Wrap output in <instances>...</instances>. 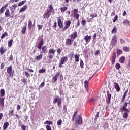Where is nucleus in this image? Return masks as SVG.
Listing matches in <instances>:
<instances>
[{"mask_svg":"<svg viewBox=\"0 0 130 130\" xmlns=\"http://www.w3.org/2000/svg\"><path fill=\"white\" fill-rule=\"evenodd\" d=\"M52 13L53 15H54V8L52 4L50 5L48 7V9H47L46 13L44 15H48V17H50Z\"/></svg>","mask_w":130,"mask_h":130,"instance_id":"f257e3e1","label":"nucleus"},{"mask_svg":"<svg viewBox=\"0 0 130 130\" xmlns=\"http://www.w3.org/2000/svg\"><path fill=\"white\" fill-rule=\"evenodd\" d=\"M71 24H72V21L71 20H67L64 21V27L61 29L62 32H65V31H67L71 27Z\"/></svg>","mask_w":130,"mask_h":130,"instance_id":"f03ea898","label":"nucleus"},{"mask_svg":"<svg viewBox=\"0 0 130 130\" xmlns=\"http://www.w3.org/2000/svg\"><path fill=\"white\" fill-rule=\"evenodd\" d=\"M68 61V56H62L60 58V61L58 64L59 68H62V66Z\"/></svg>","mask_w":130,"mask_h":130,"instance_id":"7ed1b4c3","label":"nucleus"},{"mask_svg":"<svg viewBox=\"0 0 130 130\" xmlns=\"http://www.w3.org/2000/svg\"><path fill=\"white\" fill-rule=\"evenodd\" d=\"M61 101H62L61 98H60L58 96H57L54 98L53 101V104H56V103H57V105L58 107H59L61 106Z\"/></svg>","mask_w":130,"mask_h":130,"instance_id":"20e7f679","label":"nucleus"},{"mask_svg":"<svg viewBox=\"0 0 130 130\" xmlns=\"http://www.w3.org/2000/svg\"><path fill=\"white\" fill-rule=\"evenodd\" d=\"M14 70H13V67L12 65H10L9 67H7V73L8 74L9 77H12L13 78V76H14Z\"/></svg>","mask_w":130,"mask_h":130,"instance_id":"39448f33","label":"nucleus"},{"mask_svg":"<svg viewBox=\"0 0 130 130\" xmlns=\"http://www.w3.org/2000/svg\"><path fill=\"white\" fill-rule=\"evenodd\" d=\"M73 18L76 19V20H79V18H80V14L78 13L77 9H74L73 10Z\"/></svg>","mask_w":130,"mask_h":130,"instance_id":"423d86ee","label":"nucleus"},{"mask_svg":"<svg viewBox=\"0 0 130 130\" xmlns=\"http://www.w3.org/2000/svg\"><path fill=\"white\" fill-rule=\"evenodd\" d=\"M83 39L85 40V45H87V44H88V43H89L90 41H91V39H92V37L91 36L87 35L84 37Z\"/></svg>","mask_w":130,"mask_h":130,"instance_id":"0eeeda50","label":"nucleus"},{"mask_svg":"<svg viewBox=\"0 0 130 130\" xmlns=\"http://www.w3.org/2000/svg\"><path fill=\"white\" fill-rule=\"evenodd\" d=\"M57 20L58 26L59 29H63V23H62V21H61V19L60 17H57Z\"/></svg>","mask_w":130,"mask_h":130,"instance_id":"6e6552de","label":"nucleus"},{"mask_svg":"<svg viewBox=\"0 0 130 130\" xmlns=\"http://www.w3.org/2000/svg\"><path fill=\"white\" fill-rule=\"evenodd\" d=\"M73 42H74V41L71 38H68L66 39L65 45L66 46H70L73 44Z\"/></svg>","mask_w":130,"mask_h":130,"instance_id":"1a4fd4ad","label":"nucleus"},{"mask_svg":"<svg viewBox=\"0 0 130 130\" xmlns=\"http://www.w3.org/2000/svg\"><path fill=\"white\" fill-rule=\"evenodd\" d=\"M75 123H77V124H83V120L82 119V116L79 115L78 118H77V120H75Z\"/></svg>","mask_w":130,"mask_h":130,"instance_id":"9d476101","label":"nucleus"},{"mask_svg":"<svg viewBox=\"0 0 130 130\" xmlns=\"http://www.w3.org/2000/svg\"><path fill=\"white\" fill-rule=\"evenodd\" d=\"M78 37V32L75 31L74 32L71 34L70 36V38H71L73 41H75V39Z\"/></svg>","mask_w":130,"mask_h":130,"instance_id":"9b49d317","label":"nucleus"},{"mask_svg":"<svg viewBox=\"0 0 130 130\" xmlns=\"http://www.w3.org/2000/svg\"><path fill=\"white\" fill-rule=\"evenodd\" d=\"M44 44V41L43 40V38H42L41 41L38 43L37 45V48L38 49H41V48H42V46Z\"/></svg>","mask_w":130,"mask_h":130,"instance_id":"f8f14e48","label":"nucleus"},{"mask_svg":"<svg viewBox=\"0 0 130 130\" xmlns=\"http://www.w3.org/2000/svg\"><path fill=\"white\" fill-rule=\"evenodd\" d=\"M127 104H128V102H125L122 107L120 109L121 112H123V111H125V110L127 111V109L126 107H127Z\"/></svg>","mask_w":130,"mask_h":130,"instance_id":"ddd939ff","label":"nucleus"},{"mask_svg":"<svg viewBox=\"0 0 130 130\" xmlns=\"http://www.w3.org/2000/svg\"><path fill=\"white\" fill-rule=\"evenodd\" d=\"M115 59H116V53H115V52H114L112 54V58H111V61H112V64H114V63H115Z\"/></svg>","mask_w":130,"mask_h":130,"instance_id":"4468645a","label":"nucleus"},{"mask_svg":"<svg viewBox=\"0 0 130 130\" xmlns=\"http://www.w3.org/2000/svg\"><path fill=\"white\" fill-rule=\"evenodd\" d=\"M5 17L7 18H13V16H11V12H10V10L9 9H7L5 12Z\"/></svg>","mask_w":130,"mask_h":130,"instance_id":"2eb2a0df","label":"nucleus"},{"mask_svg":"<svg viewBox=\"0 0 130 130\" xmlns=\"http://www.w3.org/2000/svg\"><path fill=\"white\" fill-rule=\"evenodd\" d=\"M7 52V47L4 46H2L0 47V54L1 55H3L4 53Z\"/></svg>","mask_w":130,"mask_h":130,"instance_id":"dca6fc26","label":"nucleus"},{"mask_svg":"<svg viewBox=\"0 0 130 130\" xmlns=\"http://www.w3.org/2000/svg\"><path fill=\"white\" fill-rule=\"evenodd\" d=\"M128 92V89H127L124 92V94L122 97L121 103H122L124 102V100H125V98L126 97V94Z\"/></svg>","mask_w":130,"mask_h":130,"instance_id":"f3484780","label":"nucleus"},{"mask_svg":"<svg viewBox=\"0 0 130 130\" xmlns=\"http://www.w3.org/2000/svg\"><path fill=\"white\" fill-rule=\"evenodd\" d=\"M60 74V72H57L56 75H55L53 77L52 80L53 81L54 83H55L56 81H57V78H58V76Z\"/></svg>","mask_w":130,"mask_h":130,"instance_id":"a211bd4d","label":"nucleus"},{"mask_svg":"<svg viewBox=\"0 0 130 130\" xmlns=\"http://www.w3.org/2000/svg\"><path fill=\"white\" fill-rule=\"evenodd\" d=\"M17 7H18V5L17 4H14L10 7L11 14H14V13L15 12V11L16 10Z\"/></svg>","mask_w":130,"mask_h":130,"instance_id":"6ab92c4d","label":"nucleus"},{"mask_svg":"<svg viewBox=\"0 0 130 130\" xmlns=\"http://www.w3.org/2000/svg\"><path fill=\"white\" fill-rule=\"evenodd\" d=\"M116 39V35H115L112 38L111 41V43L113 45H115V44H116V43L117 42V40Z\"/></svg>","mask_w":130,"mask_h":130,"instance_id":"aec40b11","label":"nucleus"},{"mask_svg":"<svg viewBox=\"0 0 130 130\" xmlns=\"http://www.w3.org/2000/svg\"><path fill=\"white\" fill-rule=\"evenodd\" d=\"M5 106V98L0 97V107Z\"/></svg>","mask_w":130,"mask_h":130,"instance_id":"412c9836","label":"nucleus"},{"mask_svg":"<svg viewBox=\"0 0 130 130\" xmlns=\"http://www.w3.org/2000/svg\"><path fill=\"white\" fill-rule=\"evenodd\" d=\"M41 49H42V53H45V54H46V53L48 52V50H47V47H46V46H43V47H42Z\"/></svg>","mask_w":130,"mask_h":130,"instance_id":"4be33fe9","label":"nucleus"},{"mask_svg":"<svg viewBox=\"0 0 130 130\" xmlns=\"http://www.w3.org/2000/svg\"><path fill=\"white\" fill-rule=\"evenodd\" d=\"M107 96H108V101H106V102L108 105L110 103V100H111V94L109 93V91H107Z\"/></svg>","mask_w":130,"mask_h":130,"instance_id":"5701e85b","label":"nucleus"},{"mask_svg":"<svg viewBox=\"0 0 130 130\" xmlns=\"http://www.w3.org/2000/svg\"><path fill=\"white\" fill-rule=\"evenodd\" d=\"M8 4H6L5 5L2 6V7L0 9V14H3L5 11H6V9H7V7H8Z\"/></svg>","mask_w":130,"mask_h":130,"instance_id":"b1692460","label":"nucleus"},{"mask_svg":"<svg viewBox=\"0 0 130 130\" xmlns=\"http://www.w3.org/2000/svg\"><path fill=\"white\" fill-rule=\"evenodd\" d=\"M114 87L115 89H116L117 92H119V91H120V87H119V85H118V84L117 83H114Z\"/></svg>","mask_w":130,"mask_h":130,"instance_id":"393cba45","label":"nucleus"},{"mask_svg":"<svg viewBox=\"0 0 130 130\" xmlns=\"http://www.w3.org/2000/svg\"><path fill=\"white\" fill-rule=\"evenodd\" d=\"M53 58V56H52V55H48L47 56L48 63H51Z\"/></svg>","mask_w":130,"mask_h":130,"instance_id":"a878e982","label":"nucleus"},{"mask_svg":"<svg viewBox=\"0 0 130 130\" xmlns=\"http://www.w3.org/2000/svg\"><path fill=\"white\" fill-rule=\"evenodd\" d=\"M26 30H27V23H25V25L22 27L21 33L22 34H26Z\"/></svg>","mask_w":130,"mask_h":130,"instance_id":"bb28decb","label":"nucleus"},{"mask_svg":"<svg viewBox=\"0 0 130 130\" xmlns=\"http://www.w3.org/2000/svg\"><path fill=\"white\" fill-rule=\"evenodd\" d=\"M74 58H75V61L76 62H79V61L80 60V54L74 55Z\"/></svg>","mask_w":130,"mask_h":130,"instance_id":"cd10ccee","label":"nucleus"},{"mask_svg":"<svg viewBox=\"0 0 130 130\" xmlns=\"http://www.w3.org/2000/svg\"><path fill=\"white\" fill-rule=\"evenodd\" d=\"M10 125V123H9V122H6L5 123H4V125H3V130H6L7 128H8V127Z\"/></svg>","mask_w":130,"mask_h":130,"instance_id":"c85d7f7f","label":"nucleus"},{"mask_svg":"<svg viewBox=\"0 0 130 130\" xmlns=\"http://www.w3.org/2000/svg\"><path fill=\"white\" fill-rule=\"evenodd\" d=\"M55 53V50L53 48H50L48 51V54L51 55V54H54Z\"/></svg>","mask_w":130,"mask_h":130,"instance_id":"c756f323","label":"nucleus"},{"mask_svg":"<svg viewBox=\"0 0 130 130\" xmlns=\"http://www.w3.org/2000/svg\"><path fill=\"white\" fill-rule=\"evenodd\" d=\"M5 89H1L0 90V97H1L2 98H4V96H5Z\"/></svg>","mask_w":130,"mask_h":130,"instance_id":"7c9ffc66","label":"nucleus"},{"mask_svg":"<svg viewBox=\"0 0 130 130\" xmlns=\"http://www.w3.org/2000/svg\"><path fill=\"white\" fill-rule=\"evenodd\" d=\"M125 61V57L122 56L119 58V62L120 63H124Z\"/></svg>","mask_w":130,"mask_h":130,"instance_id":"2f4dec72","label":"nucleus"},{"mask_svg":"<svg viewBox=\"0 0 130 130\" xmlns=\"http://www.w3.org/2000/svg\"><path fill=\"white\" fill-rule=\"evenodd\" d=\"M122 23L123 25H128L130 27V21L128 19H125L123 21Z\"/></svg>","mask_w":130,"mask_h":130,"instance_id":"473e14b6","label":"nucleus"},{"mask_svg":"<svg viewBox=\"0 0 130 130\" xmlns=\"http://www.w3.org/2000/svg\"><path fill=\"white\" fill-rule=\"evenodd\" d=\"M35 59L38 61L42 59V54H40L39 55L36 56Z\"/></svg>","mask_w":130,"mask_h":130,"instance_id":"72a5a7b5","label":"nucleus"},{"mask_svg":"<svg viewBox=\"0 0 130 130\" xmlns=\"http://www.w3.org/2000/svg\"><path fill=\"white\" fill-rule=\"evenodd\" d=\"M44 124H47L48 125H52V124H53V122H52V121L47 120L44 123Z\"/></svg>","mask_w":130,"mask_h":130,"instance_id":"f704fd0d","label":"nucleus"},{"mask_svg":"<svg viewBox=\"0 0 130 130\" xmlns=\"http://www.w3.org/2000/svg\"><path fill=\"white\" fill-rule=\"evenodd\" d=\"M77 114H78V111H75L74 114L73 115L72 121H75V118H76V116H77Z\"/></svg>","mask_w":130,"mask_h":130,"instance_id":"c9c22d12","label":"nucleus"},{"mask_svg":"<svg viewBox=\"0 0 130 130\" xmlns=\"http://www.w3.org/2000/svg\"><path fill=\"white\" fill-rule=\"evenodd\" d=\"M60 11L62 13H64L67 10H68V7L64 6V7H60Z\"/></svg>","mask_w":130,"mask_h":130,"instance_id":"e433bc0d","label":"nucleus"},{"mask_svg":"<svg viewBox=\"0 0 130 130\" xmlns=\"http://www.w3.org/2000/svg\"><path fill=\"white\" fill-rule=\"evenodd\" d=\"M28 29L31 30L32 29V21L29 20L28 23Z\"/></svg>","mask_w":130,"mask_h":130,"instance_id":"4c0bfd02","label":"nucleus"},{"mask_svg":"<svg viewBox=\"0 0 130 130\" xmlns=\"http://www.w3.org/2000/svg\"><path fill=\"white\" fill-rule=\"evenodd\" d=\"M130 48L127 46H123V50L125 51L126 52H128L129 51Z\"/></svg>","mask_w":130,"mask_h":130,"instance_id":"58836bf2","label":"nucleus"},{"mask_svg":"<svg viewBox=\"0 0 130 130\" xmlns=\"http://www.w3.org/2000/svg\"><path fill=\"white\" fill-rule=\"evenodd\" d=\"M27 5H24L23 7H22L20 10H19V13H22V12H24L26 10V9H27Z\"/></svg>","mask_w":130,"mask_h":130,"instance_id":"ea45409f","label":"nucleus"},{"mask_svg":"<svg viewBox=\"0 0 130 130\" xmlns=\"http://www.w3.org/2000/svg\"><path fill=\"white\" fill-rule=\"evenodd\" d=\"M128 117V112H124L123 114V118H124V119H126Z\"/></svg>","mask_w":130,"mask_h":130,"instance_id":"a19ab883","label":"nucleus"},{"mask_svg":"<svg viewBox=\"0 0 130 130\" xmlns=\"http://www.w3.org/2000/svg\"><path fill=\"white\" fill-rule=\"evenodd\" d=\"M45 72H46V69H45L44 68H42V69L39 70V71H38V73H39V74L45 73Z\"/></svg>","mask_w":130,"mask_h":130,"instance_id":"79ce46f5","label":"nucleus"},{"mask_svg":"<svg viewBox=\"0 0 130 130\" xmlns=\"http://www.w3.org/2000/svg\"><path fill=\"white\" fill-rule=\"evenodd\" d=\"M7 36H8V32H5L2 35L1 39H4V38H5V37H7Z\"/></svg>","mask_w":130,"mask_h":130,"instance_id":"37998d69","label":"nucleus"},{"mask_svg":"<svg viewBox=\"0 0 130 130\" xmlns=\"http://www.w3.org/2000/svg\"><path fill=\"white\" fill-rule=\"evenodd\" d=\"M8 115L11 117V116H13L14 115V109L12 110H10L8 113Z\"/></svg>","mask_w":130,"mask_h":130,"instance_id":"c03bdc74","label":"nucleus"},{"mask_svg":"<svg viewBox=\"0 0 130 130\" xmlns=\"http://www.w3.org/2000/svg\"><path fill=\"white\" fill-rule=\"evenodd\" d=\"M24 74L26 78H29L30 77V76H31V74H30V73L28 72L27 71H25Z\"/></svg>","mask_w":130,"mask_h":130,"instance_id":"a18cd8bd","label":"nucleus"},{"mask_svg":"<svg viewBox=\"0 0 130 130\" xmlns=\"http://www.w3.org/2000/svg\"><path fill=\"white\" fill-rule=\"evenodd\" d=\"M122 50L119 49H117V54L118 55H120V54H122Z\"/></svg>","mask_w":130,"mask_h":130,"instance_id":"49530a36","label":"nucleus"},{"mask_svg":"<svg viewBox=\"0 0 130 130\" xmlns=\"http://www.w3.org/2000/svg\"><path fill=\"white\" fill-rule=\"evenodd\" d=\"M97 16H98V15L97 14V13H95V14H92L91 15H90V17H91V18L92 19H94V18L97 17Z\"/></svg>","mask_w":130,"mask_h":130,"instance_id":"de8ad7c7","label":"nucleus"},{"mask_svg":"<svg viewBox=\"0 0 130 130\" xmlns=\"http://www.w3.org/2000/svg\"><path fill=\"white\" fill-rule=\"evenodd\" d=\"M80 66L81 69H83V68H84V62L83 61L82 59L80 60Z\"/></svg>","mask_w":130,"mask_h":130,"instance_id":"09e8293b","label":"nucleus"},{"mask_svg":"<svg viewBox=\"0 0 130 130\" xmlns=\"http://www.w3.org/2000/svg\"><path fill=\"white\" fill-rule=\"evenodd\" d=\"M62 51V49H61V48H59L57 49V53L58 54H60V53H61Z\"/></svg>","mask_w":130,"mask_h":130,"instance_id":"8fccbe9b","label":"nucleus"},{"mask_svg":"<svg viewBox=\"0 0 130 130\" xmlns=\"http://www.w3.org/2000/svg\"><path fill=\"white\" fill-rule=\"evenodd\" d=\"M26 3V1H22L18 4V7H21V6H23Z\"/></svg>","mask_w":130,"mask_h":130,"instance_id":"3c124183","label":"nucleus"},{"mask_svg":"<svg viewBox=\"0 0 130 130\" xmlns=\"http://www.w3.org/2000/svg\"><path fill=\"white\" fill-rule=\"evenodd\" d=\"M37 27L38 28V30H42V28H43V25H42V24H41V25L38 24Z\"/></svg>","mask_w":130,"mask_h":130,"instance_id":"603ef678","label":"nucleus"},{"mask_svg":"<svg viewBox=\"0 0 130 130\" xmlns=\"http://www.w3.org/2000/svg\"><path fill=\"white\" fill-rule=\"evenodd\" d=\"M12 44H13V40H10L8 42V47H11V46H12Z\"/></svg>","mask_w":130,"mask_h":130,"instance_id":"864d4df0","label":"nucleus"},{"mask_svg":"<svg viewBox=\"0 0 130 130\" xmlns=\"http://www.w3.org/2000/svg\"><path fill=\"white\" fill-rule=\"evenodd\" d=\"M57 27V25L56 24V21H55L53 25L52 26V28H53L54 30H56V27Z\"/></svg>","mask_w":130,"mask_h":130,"instance_id":"5fc2aeb1","label":"nucleus"},{"mask_svg":"<svg viewBox=\"0 0 130 130\" xmlns=\"http://www.w3.org/2000/svg\"><path fill=\"white\" fill-rule=\"evenodd\" d=\"M118 18V16H117V15H115V16L114 17V19L113 20V23H115V22L117 21Z\"/></svg>","mask_w":130,"mask_h":130,"instance_id":"6e6d98bb","label":"nucleus"},{"mask_svg":"<svg viewBox=\"0 0 130 130\" xmlns=\"http://www.w3.org/2000/svg\"><path fill=\"white\" fill-rule=\"evenodd\" d=\"M62 123V120L60 119L57 121V125H61V124Z\"/></svg>","mask_w":130,"mask_h":130,"instance_id":"4d7b16f0","label":"nucleus"},{"mask_svg":"<svg viewBox=\"0 0 130 130\" xmlns=\"http://www.w3.org/2000/svg\"><path fill=\"white\" fill-rule=\"evenodd\" d=\"M96 37H97V33H94L92 36V39L93 41H94V40H96Z\"/></svg>","mask_w":130,"mask_h":130,"instance_id":"13d9d810","label":"nucleus"},{"mask_svg":"<svg viewBox=\"0 0 130 130\" xmlns=\"http://www.w3.org/2000/svg\"><path fill=\"white\" fill-rule=\"evenodd\" d=\"M26 70L28 71L29 73H34V70H33L31 69H29V68H28V67L26 68Z\"/></svg>","mask_w":130,"mask_h":130,"instance_id":"bf43d9fd","label":"nucleus"},{"mask_svg":"<svg viewBox=\"0 0 130 130\" xmlns=\"http://www.w3.org/2000/svg\"><path fill=\"white\" fill-rule=\"evenodd\" d=\"M116 32H117V29L116 27H114L111 31V33H116Z\"/></svg>","mask_w":130,"mask_h":130,"instance_id":"052dcab7","label":"nucleus"},{"mask_svg":"<svg viewBox=\"0 0 130 130\" xmlns=\"http://www.w3.org/2000/svg\"><path fill=\"white\" fill-rule=\"evenodd\" d=\"M115 67H116V70H119V69H120V64H119V63H117L116 64Z\"/></svg>","mask_w":130,"mask_h":130,"instance_id":"680f3d73","label":"nucleus"},{"mask_svg":"<svg viewBox=\"0 0 130 130\" xmlns=\"http://www.w3.org/2000/svg\"><path fill=\"white\" fill-rule=\"evenodd\" d=\"M100 53V51L99 50H98L95 51L94 55H96L98 56V55Z\"/></svg>","mask_w":130,"mask_h":130,"instance_id":"e2e57ef3","label":"nucleus"},{"mask_svg":"<svg viewBox=\"0 0 130 130\" xmlns=\"http://www.w3.org/2000/svg\"><path fill=\"white\" fill-rule=\"evenodd\" d=\"M21 127L22 130H26V128H27L26 126L25 125H24V124L21 125Z\"/></svg>","mask_w":130,"mask_h":130,"instance_id":"0e129e2a","label":"nucleus"},{"mask_svg":"<svg viewBox=\"0 0 130 130\" xmlns=\"http://www.w3.org/2000/svg\"><path fill=\"white\" fill-rule=\"evenodd\" d=\"M81 24L82 25V26H85V25H86V20H82L81 21Z\"/></svg>","mask_w":130,"mask_h":130,"instance_id":"69168bd1","label":"nucleus"},{"mask_svg":"<svg viewBox=\"0 0 130 130\" xmlns=\"http://www.w3.org/2000/svg\"><path fill=\"white\" fill-rule=\"evenodd\" d=\"M4 68H5V63H4V62L1 63V69L4 70Z\"/></svg>","mask_w":130,"mask_h":130,"instance_id":"338daca9","label":"nucleus"},{"mask_svg":"<svg viewBox=\"0 0 130 130\" xmlns=\"http://www.w3.org/2000/svg\"><path fill=\"white\" fill-rule=\"evenodd\" d=\"M46 128L47 130H52L51 129V126H50V125H46Z\"/></svg>","mask_w":130,"mask_h":130,"instance_id":"774afa93","label":"nucleus"}]
</instances>
